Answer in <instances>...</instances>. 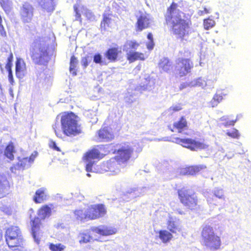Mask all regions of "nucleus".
<instances>
[{
	"label": "nucleus",
	"instance_id": "38",
	"mask_svg": "<svg viewBox=\"0 0 251 251\" xmlns=\"http://www.w3.org/2000/svg\"><path fill=\"white\" fill-rule=\"evenodd\" d=\"M80 239L79 241V243H87L92 239L91 235L86 233H80L79 234Z\"/></svg>",
	"mask_w": 251,
	"mask_h": 251
},
{
	"label": "nucleus",
	"instance_id": "15",
	"mask_svg": "<svg viewBox=\"0 0 251 251\" xmlns=\"http://www.w3.org/2000/svg\"><path fill=\"white\" fill-rule=\"evenodd\" d=\"M121 53L122 51L120 48L113 47L107 50L104 53V56L109 62H115L118 60Z\"/></svg>",
	"mask_w": 251,
	"mask_h": 251
},
{
	"label": "nucleus",
	"instance_id": "45",
	"mask_svg": "<svg viewBox=\"0 0 251 251\" xmlns=\"http://www.w3.org/2000/svg\"><path fill=\"white\" fill-rule=\"evenodd\" d=\"M49 146L50 149H51L54 151H61V150L60 149V148L57 146L55 142L53 140H50V141Z\"/></svg>",
	"mask_w": 251,
	"mask_h": 251
},
{
	"label": "nucleus",
	"instance_id": "34",
	"mask_svg": "<svg viewBox=\"0 0 251 251\" xmlns=\"http://www.w3.org/2000/svg\"><path fill=\"white\" fill-rule=\"evenodd\" d=\"M77 62L78 61L77 58L75 57L74 55L71 56L70 62L69 70L73 75H76V71L75 68L76 67Z\"/></svg>",
	"mask_w": 251,
	"mask_h": 251
},
{
	"label": "nucleus",
	"instance_id": "40",
	"mask_svg": "<svg viewBox=\"0 0 251 251\" xmlns=\"http://www.w3.org/2000/svg\"><path fill=\"white\" fill-rule=\"evenodd\" d=\"M215 25V22L214 20L209 18L204 19L203 21V26L204 29L208 30L212 28Z\"/></svg>",
	"mask_w": 251,
	"mask_h": 251
},
{
	"label": "nucleus",
	"instance_id": "36",
	"mask_svg": "<svg viewBox=\"0 0 251 251\" xmlns=\"http://www.w3.org/2000/svg\"><path fill=\"white\" fill-rule=\"evenodd\" d=\"M140 43L136 40H128L126 42L124 47L130 51L135 50L139 47Z\"/></svg>",
	"mask_w": 251,
	"mask_h": 251
},
{
	"label": "nucleus",
	"instance_id": "24",
	"mask_svg": "<svg viewBox=\"0 0 251 251\" xmlns=\"http://www.w3.org/2000/svg\"><path fill=\"white\" fill-rule=\"evenodd\" d=\"M20 236H22L21 231L17 226H11L8 227L5 231V240Z\"/></svg>",
	"mask_w": 251,
	"mask_h": 251
},
{
	"label": "nucleus",
	"instance_id": "3",
	"mask_svg": "<svg viewBox=\"0 0 251 251\" xmlns=\"http://www.w3.org/2000/svg\"><path fill=\"white\" fill-rule=\"evenodd\" d=\"M77 118V116L72 112L65 113L61 116V127L64 135L74 137L82 133V127Z\"/></svg>",
	"mask_w": 251,
	"mask_h": 251
},
{
	"label": "nucleus",
	"instance_id": "43",
	"mask_svg": "<svg viewBox=\"0 0 251 251\" xmlns=\"http://www.w3.org/2000/svg\"><path fill=\"white\" fill-rule=\"evenodd\" d=\"M0 36L2 37L5 38L7 36L6 32L5 30L4 26L2 25V19L0 15Z\"/></svg>",
	"mask_w": 251,
	"mask_h": 251
},
{
	"label": "nucleus",
	"instance_id": "47",
	"mask_svg": "<svg viewBox=\"0 0 251 251\" xmlns=\"http://www.w3.org/2000/svg\"><path fill=\"white\" fill-rule=\"evenodd\" d=\"M74 10L75 12V16L76 20L81 21V14L78 10L77 7L76 5L74 6Z\"/></svg>",
	"mask_w": 251,
	"mask_h": 251
},
{
	"label": "nucleus",
	"instance_id": "49",
	"mask_svg": "<svg viewBox=\"0 0 251 251\" xmlns=\"http://www.w3.org/2000/svg\"><path fill=\"white\" fill-rule=\"evenodd\" d=\"M182 109V107L180 104L176 105H173L172 106L170 109L169 110L172 111V112L178 111Z\"/></svg>",
	"mask_w": 251,
	"mask_h": 251
},
{
	"label": "nucleus",
	"instance_id": "17",
	"mask_svg": "<svg viewBox=\"0 0 251 251\" xmlns=\"http://www.w3.org/2000/svg\"><path fill=\"white\" fill-rule=\"evenodd\" d=\"M26 67L25 61L21 58H17L15 62V74L17 78H23L26 74Z\"/></svg>",
	"mask_w": 251,
	"mask_h": 251
},
{
	"label": "nucleus",
	"instance_id": "23",
	"mask_svg": "<svg viewBox=\"0 0 251 251\" xmlns=\"http://www.w3.org/2000/svg\"><path fill=\"white\" fill-rule=\"evenodd\" d=\"M228 94L225 93L224 90L221 92H217L213 96L212 100L210 101V104L211 107H214L218 105L223 100V97H226Z\"/></svg>",
	"mask_w": 251,
	"mask_h": 251
},
{
	"label": "nucleus",
	"instance_id": "55",
	"mask_svg": "<svg viewBox=\"0 0 251 251\" xmlns=\"http://www.w3.org/2000/svg\"><path fill=\"white\" fill-rule=\"evenodd\" d=\"M178 213L180 214H183L184 212L183 211H178Z\"/></svg>",
	"mask_w": 251,
	"mask_h": 251
},
{
	"label": "nucleus",
	"instance_id": "48",
	"mask_svg": "<svg viewBox=\"0 0 251 251\" xmlns=\"http://www.w3.org/2000/svg\"><path fill=\"white\" fill-rule=\"evenodd\" d=\"M94 61L97 64H100L101 63V56L99 53L95 54L94 56Z\"/></svg>",
	"mask_w": 251,
	"mask_h": 251
},
{
	"label": "nucleus",
	"instance_id": "46",
	"mask_svg": "<svg viewBox=\"0 0 251 251\" xmlns=\"http://www.w3.org/2000/svg\"><path fill=\"white\" fill-rule=\"evenodd\" d=\"M53 129L57 136L60 137L61 136V131L59 128V125L55 124L53 126Z\"/></svg>",
	"mask_w": 251,
	"mask_h": 251
},
{
	"label": "nucleus",
	"instance_id": "8",
	"mask_svg": "<svg viewBox=\"0 0 251 251\" xmlns=\"http://www.w3.org/2000/svg\"><path fill=\"white\" fill-rule=\"evenodd\" d=\"M177 193L180 202L186 208L191 211L199 208L198 197L195 193H191L185 187L178 189Z\"/></svg>",
	"mask_w": 251,
	"mask_h": 251
},
{
	"label": "nucleus",
	"instance_id": "54",
	"mask_svg": "<svg viewBox=\"0 0 251 251\" xmlns=\"http://www.w3.org/2000/svg\"><path fill=\"white\" fill-rule=\"evenodd\" d=\"M28 31L29 32L30 34H33V33H32V29H31L30 27H29V29H28Z\"/></svg>",
	"mask_w": 251,
	"mask_h": 251
},
{
	"label": "nucleus",
	"instance_id": "25",
	"mask_svg": "<svg viewBox=\"0 0 251 251\" xmlns=\"http://www.w3.org/2000/svg\"><path fill=\"white\" fill-rule=\"evenodd\" d=\"M9 188V183L6 177L0 176V198L5 196Z\"/></svg>",
	"mask_w": 251,
	"mask_h": 251
},
{
	"label": "nucleus",
	"instance_id": "2",
	"mask_svg": "<svg viewBox=\"0 0 251 251\" xmlns=\"http://www.w3.org/2000/svg\"><path fill=\"white\" fill-rule=\"evenodd\" d=\"M181 13L178 9L177 4L173 2L167 7L164 18L165 24L170 27L172 33L177 39L182 41L185 36L189 35V29L192 23L190 19L183 18Z\"/></svg>",
	"mask_w": 251,
	"mask_h": 251
},
{
	"label": "nucleus",
	"instance_id": "18",
	"mask_svg": "<svg viewBox=\"0 0 251 251\" xmlns=\"http://www.w3.org/2000/svg\"><path fill=\"white\" fill-rule=\"evenodd\" d=\"M147 57L148 55L145 53L139 51H129L126 53V58L129 63L137 60L144 61Z\"/></svg>",
	"mask_w": 251,
	"mask_h": 251
},
{
	"label": "nucleus",
	"instance_id": "51",
	"mask_svg": "<svg viewBox=\"0 0 251 251\" xmlns=\"http://www.w3.org/2000/svg\"><path fill=\"white\" fill-rule=\"evenodd\" d=\"M214 195L219 199H222L224 198V195L223 194L222 192L220 190L215 191L214 193Z\"/></svg>",
	"mask_w": 251,
	"mask_h": 251
},
{
	"label": "nucleus",
	"instance_id": "41",
	"mask_svg": "<svg viewBox=\"0 0 251 251\" xmlns=\"http://www.w3.org/2000/svg\"><path fill=\"white\" fill-rule=\"evenodd\" d=\"M147 38L149 39V42L146 45L147 48L149 50H152L154 47V44L151 33L149 32L148 33Z\"/></svg>",
	"mask_w": 251,
	"mask_h": 251
},
{
	"label": "nucleus",
	"instance_id": "37",
	"mask_svg": "<svg viewBox=\"0 0 251 251\" xmlns=\"http://www.w3.org/2000/svg\"><path fill=\"white\" fill-rule=\"evenodd\" d=\"M49 248L51 251H63L66 248V247L61 243L55 244L50 243Z\"/></svg>",
	"mask_w": 251,
	"mask_h": 251
},
{
	"label": "nucleus",
	"instance_id": "11",
	"mask_svg": "<svg viewBox=\"0 0 251 251\" xmlns=\"http://www.w3.org/2000/svg\"><path fill=\"white\" fill-rule=\"evenodd\" d=\"M88 221L99 219L104 217L107 213L103 204L99 203L89 206L86 209Z\"/></svg>",
	"mask_w": 251,
	"mask_h": 251
},
{
	"label": "nucleus",
	"instance_id": "30",
	"mask_svg": "<svg viewBox=\"0 0 251 251\" xmlns=\"http://www.w3.org/2000/svg\"><path fill=\"white\" fill-rule=\"evenodd\" d=\"M112 14H103L102 15V19L101 21L100 27L101 30H106L111 22L112 19L111 16Z\"/></svg>",
	"mask_w": 251,
	"mask_h": 251
},
{
	"label": "nucleus",
	"instance_id": "31",
	"mask_svg": "<svg viewBox=\"0 0 251 251\" xmlns=\"http://www.w3.org/2000/svg\"><path fill=\"white\" fill-rule=\"evenodd\" d=\"M167 228L172 233H176L177 231H180L181 228L176 223V222L173 220L172 218H170L167 223Z\"/></svg>",
	"mask_w": 251,
	"mask_h": 251
},
{
	"label": "nucleus",
	"instance_id": "19",
	"mask_svg": "<svg viewBox=\"0 0 251 251\" xmlns=\"http://www.w3.org/2000/svg\"><path fill=\"white\" fill-rule=\"evenodd\" d=\"M37 155V152L35 151L31 154L29 157H26L20 159L18 158L17 166L23 169L28 168L32 164Z\"/></svg>",
	"mask_w": 251,
	"mask_h": 251
},
{
	"label": "nucleus",
	"instance_id": "39",
	"mask_svg": "<svg viewBox=\"0 0 251 251\" xmlns=\"http://www.w3.org/2000/svg\"><path fill=\"white\" fill-rule=\"evenodd\" d=\"M226 134L231 138L234 139H238L240 136L238 130L235 128H232L231 130H227Z\"/></svg>",
	"mask_w": 251,
	"mask_h": 251
},
{
	"label": "nucleus",
	"instance_id": "32",
	"mask_svg": "<svg viewBox=\"0 0 251 251\" xmlns=\"http://www.w3.org/2000/svg\"><path fill=\"white\" fill-rule=\"evenodd\" d=\"M14 152H15V147L13 143L10 142L5 147L4 155L10 160H13L14 159Z\"/></svg>",
	"mask_w": 251,
	"mask_h": 251
},
{
	"label": "nucleus",
	"instance_id": "12",
	"mask_svg": "<svg viewBox=\"0 0 251 251\" xmlns=\"http://www.w3.org/2000/svg\"><path fill=\"white\" fill-rule=\"evenodd\" d=\"M97 138L100 142H109L115 138V133L110 126H102L97 132Z\"/></svg>",
	"mask_w": 251,
	"mask_h": 251
},
{
	"label": "nucleus",
	"instance_id": "7",
	"mask_svg": "<svg viewBox=\"0 0 251 251\" xmlns=\"http://www.w3.org/2000/svg\"><path fill=\"white\" fill-rule=\"evenodd\" d=\"M201 237L202 245L212 251L220 249L221 240L214 231L213 227L209 225L204 226L201 230Z\"/></svg>",
	"mask_w": 251,
	"mask_h": 251
},
{
	"label": "nucleus",
	"instance_id": "4",
	"mask_svg": "<svg viewBox=\"0 0 251 251\" xmlns=\"http://www.w3.org/2000/svg\"><path fill=\"white\" fill-rule=\"evenodd\" d=\"M34 43L37 45V48L31 51L30 56L32 61L36 64L46 65L50 59L49 45L41 37L34 40Z\"/></svg>",
	"mask_w": 251,
	"mask_h": 251
},
{
	"label": "nucleus",
	"instance_id": "57",
	"mask_svg": "<svg viewBox=\"0 0 251 251\" xmlns=\"http://www.w3.org/2000/svg\"><path fill=\"white\" fill-rule=\"evenodd\" d=\"M34 30L35 31H36V28H35V27H34Z\"/></svg>",
	"mask_w": 251,
	"mask_h": 251
},
{
	"label": "nucleus",
	"instance_id": "1",
	"mask_svg": "<svg viewBox=\"0 0 251 251\" xmlns=\"http://www.w3.org/2000/svg\"><path fill=\"white\" fill-rule=\"evenodd\" d=\"M142 151V147L139 143L131 144L129 142H124L122 145L114 152L116 155L109 159L106 163L97 165V168L93 169V166L95 162L92 160L100 159L104 157L96 148H93L86 151L82 157L83 161L87 162L85 166L87 172H95L98 173H103L106 171V168L113 171L117 168V165L127 163L135 153L136 156Z\"/></svg>",
	"mask_w": 251,
	"mask_h": 251
},
{
	"label": "nucleus",
	"instance_id": "20",
	"mask_svg": "<svg viewBox=\"0 0 251 251\" xmlns=\"http://www.w3.org/2000/svg\"><path fill=\"white\" fill-rule=\"evenodd\" d=\"M188 128V123L185 116H181L178 121L174 123L173 128L170 126V129L173 132L176 131L178 133H181L183 130Z\"/></svg>",
	"mask_w": 251,
	"mask_h": 251
},
{
	"label": "nucleus",
	"instance_id": "16",
	"mask_svg": "<svg viewBox=\"0 0 251 251\" xmlns=\"http://www.w3.org/2000/svg\"><path fill=\"white\" fill-rule=\"evenodd\" d=\"M91 230L96 233L103 236L112 235L115 234L117 232L116 228L104 226L94 227Z\"/></svg>",
	"mask_w": 251,
	"mask_h": 251
},
{
	"label": "nucleus",
	"instance_id": "53",
	"mask_svg": "<svg viewBox=\"0 0 251 251\" xmlns=\"http://www.w3.org/2000/svg\"><path fill=\"white\" fill-rule=\"evenodd\" d=\"M3 234L2 231L0 230V242L2 240Z\"/></svg>",
	"mask_w": 251,
	"mask_h": 251
},
{
	"label": "nucleus",
	"instance_id": "10",
	"mask_svg": "<svg viewBox=\"0 0 251 251\" xmlns=\"http://www.w3.org/2000/svg\"><path fill=\"white\" fill-rule=\"evenodd\" d=\"M175 139L176 144L192 151L204 150L207 149L209 147V145L205 143L204 140L201 142L192 138H181L179 137H176Z\"/></svg>",
	"mask_w": 251,
	"mask_h": 251
},
{
	"label": "nucleus",
	"instance_id": "5",
	"mask_svg": "<svg viewBox=\"0 0 251 251\" xmlns=\"http://www.w3.org/2000/svg\"><path fill=\"white\" fill-rule=\"evenodd\" d=\"M51 208L47 204L41 206L37 211V217L30 220L31 233L35 242L39 243L40 238L39 235L42 226V220L49 218L51 215Z\"/></svg>",
	"mask_w": 251,
	"mask_h": 251
},
{
	"label": "nucleus",
	"instance_id": "22",
	"mask_svg": "<svg viewBox=\"0 0 251 251\" xmlns=\"http://www.w3.org/2000/svg\"><path fill=\"white\" fill-rule=\"evenodd\" d=\"M46 189L45 188H40L35 192L33 200L36 203H41L47 199Z\"/></svg>",
	"mask_w": 251,
	"mask_h": 251
},
{
	"label": "nucleus",
	"instance_id": "28",
	"mask_svg": "<svg viewBox=\"0 0 251 251\" xmlns=\"http://www.w3.org/2000/svg\"><path fill=\"white\" fill-rule=\"evenodd\" d=\"M74 217L76 221L83 223L88 221L86 210L76 209L74 211Z\"/></svg>",
	"mask_w": 251,
	"mask_h": 251
},
{
	"label": "nucleus",
	"instance_id": "35",
	"mask_svg": "<svg viewBox=\"0 0 251 251\" xmlns=\"http://www.w3.org/2000/svg\"><path fill=\"white\" fill-rule=\"evenodd\" d=\"M216 81L217 79L215 78L213 79H207L206 81H205L204 79H202L201 78H199L196 81V85L199 86H201L202 87H204L207 85H209L210 86H213V84L211 83H213L214 81Z\"/></svg>",
	"mask_w": 251,
	"mask_h": 251
},
{
	"label": "nucleus",
	"instance_id": "26",
	"mask_svg": "<svg viewBox=\"0 0 251 251\" xmlns=\"http://www.w3.org/2000/svg\"><path fill=\"white\" fill-rule=\"evenodd\" d=\"M7 244L10 248L21 247L23 245V238L22 236L5 240Z\"/></svg>",
	"mask_w": 251,
	"mask_h": 251
},
{
	"label": "nucleus",
	"instance_id": "21",
	"mask_svg": "<svg viewBox=\"0 0 251 251\" xmlns=\"http://www.w3.org/2000/svg\"><path fill=\"white\" fill-rule=\"evenodd\" d=\"M13 60V54L11 51L8 52V56L7 60V62L5 64V69L8 72V78L11 85H13L14 83V77L12 74V62Z\"/></svg>",
	"mask_w": 251,
	"mask_h": 251
},
{
	"label": "nucleus",
	"instance_id": "44",
	"mask_svg": "<svg viewBox=\"0 0 251 251\" xmlns=\"http://www.w3.org/2000/svg\"><path fill=\"white\" fill-rule=\"evenodd\" d=\"M90 59L88 56L82 57L81 63L83 68H86L89 65Z\"/></svg>",
	"mask_w": 251,
	"mask_h": 251
},
{
	"label": "nucleus",
	"instance_id": "52",
	"mask_svg": "<svg viewBox=\"0 0 251 251\" xmlns=\"http://www.w3.org/2000/svg\"><path fill=\"white\" fill-rule=\"evenodd\" d=\"M202 13H209V11L208 9H207L206 8L204 7L203 8V11H201Z\"/></svg>",
	"mask_w": 251,
	"mask_h": 251
},
{
	"label": "nucleus",
	"instance_id": "14",
	"mask_svg": "<svg viewBox=\"0 0 251 251\" xmlns=\"http://www.w3.org/2000/svg\"><path fill=\"white\" fill-rule=\"evenodd\" d=\"M151 20L149 15L146 13H141L137 18L136 23V31H141L151 26Z\"/></svg>",
	"mask_w": 251,
	"mask_h": 251
},
{
	"label": "nucleus",
	"instance_id": "27",
	"mask_svg": "<svg viewBox=\"0 0 251 251\" xmlns=\"http://www.w3.org/2000/svg\"><path fill=\"white\" fill-rule=\"evenodd\" d=\"M206 168V166L203 165H192L186 168L185 173L188 175H196Z\"/></svg>",
	"mask_w": 251,
	"mask_h": 251
},
{
	"label": "nucleus",
	"instance_id": "29",
	"mask_svg": "<svg viewBox=\"0 0 251 251\" xmlns=\"http://www.w3.org/2000/svg\"><path fill=\"white\" fill-rule=\"evenodd\" d=\"M158 233L159 238L163 243H167L170 242L173 238L172 233L167 230H160Z\"/></svg>",
	"mask_w": 251,
	"mask_h": 251
},
{
	"label": "nucleus",
	"instance_id": "56",
	"mask_svg": "<svg viewBox=\"0 0 251 251\" xmlns=\"http://www.w3.org/2000/svg\"><path fill=\"white\" fill-rule=\"evenodd\" d=\"M87 176H89V177H90V176H90V174H89V173H87Z\"/></svg>",
	"mask_w": 251,
	"mask_h": 251
},
{
	"label": "nucleus",
	"instance_id": "13",
	"mask_svg": "<svg viewBox=\"0 0 251 251\" xmlns=\"http://www.w3.org/2000/svg\"><path fill=\"white\" fill-rule=\"evenodd\" d=\"M20 15L23 23H30L34 15L33 6L27 3H24L21 7Z\"/></svg>",
	"mask_w": 251,
	"mask_h": 251
},
{
	"label": "nucleus",
	"instance_id": "9",
	"mask_svg": "<svg viewBox=\"0 0 251 251\" xmlns=\"http://www.w3.org/2000/svg\"><path fill=\"white\" fill-rule=\"evenodd\" d=\"M179 54L186 58H178L176 62L175 71L180 77L184 76L191 72L193 68V63L191 60V52L189 50L179 51Z\"/></svg>",
	"mask_w": 251,
	"mask_h": 251
},
{
	"label": "nucleus",
	"instance_id": "6",
	"mask_svg": "<svg viewBox=\"0 0 251 251\" xmlns=\"http://www.w3.org/2000/svg\"><path fill=\"white\" fill-rule=\"evenodd\" d=\"M201 237L202 245L212 251L220 249L221 240L214 231L213 227L209 225L204 226L201 230Z\"/></svg>",
	"mask_w": 251,
	"mask_h": 251
},
{
	"label": "nucleus",
	"instance_id": "50",
	"mask_svg": "<svg viewBox=\"0 0 251 251\" xmlns=\"http://www.w3.org/2000/svg\"><path fill=\"white\" fill-rule=\"evenodd\" d=\"M236 121L237 119H235V120L227 121L226 123H225L224 125L226 127H227L228 126H234Z\"/></svg>",
	"mask_w": 251,
	"mask_h": 251
},
{
	"label": "nucleus",
	"instance_id": "33",
	"mask_svg": "<svg viewBox=\"0 0 251 251\" xmlns=\"http://www.w3.org/2000/svg\"><path fill=\"white\" fill-rule=\"evenodd\" d=\"M159 67L164 71L168 72L172 68V64L168 58L164 57L160 60Z\"/></svg>",
	"mask_w": 251,
	"mask_h": 251
},
{
	"label": "nucleus",
	"instance_id": "42",
	"mask_svg": "<svg viewBox=\"0 0 251 251\" xmlns=\"http://www.w3.org/2000/svg\"><path fill=\"white\" fill-rule=\"evenodd\" d=\"M0 5L5 12L10 10L9 0H0Z\"/></svg>",
	"mask_w": 251,
	"mask_h": 251
}]
</instances>
